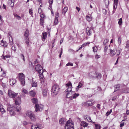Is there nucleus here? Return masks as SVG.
Wrapping results in <instances>:
<instances>
[{
	"instance_id": "1",
	"label": "nucleus",
	"mask_w": 129,
	"mask_h": 129,
	"mask_svg": "<svg viewBox=\"0 0 129 129\" xmlns=\"http://www.w3.org/2000/svg\"><path fill=\"white\" fill-rule=\"evenodd\" d=\"M60 88L58 85L56 84L54 85L52 87L51 91L52 95L54 96L56 95L60 90Z\"/></svg>"
},
{
	"instance_id": "2",
	"label": "nucleus",
	"mask_w": 129,
	"mask_h": 129,
	"mask_svg": "<svg viewBox=\"0 0 129 129\" xmlns=\"http://www.w3.org/2000/svg\"><path fill=\"white\" fill-rule=\"evenodd\" d=\"M26 115L32 121H35L36 120V117L32 112L27 111L26 113Z\"/></svg>"
},
{
	"instance_id": "3",
	"label": "nucleus",
	"mask_w": 129,
	"mask_h": 129,
	"mask_svg": "<svg viewBox=\"0 0 129 129\" xmlns=\"http://www.w3.org/2000/svg\"><path fill=\"white\" fill-rule=\"evenodd\" d=\"M71 127V129H74V125L72 121L71 120H69L68 121L65 126V129H68V127Z\"/></svg>"
},
{
	"instance_id": "4",
	"label": "nucleus",
	"mask_w": 129,
	"mask_h": 129,
	"mask_svg": "<svg viewBox=\"0 0 129 129\" xmlns=\"http://www.w3.org/2000/svg\"><path fill=\"white\" fill-rule=\"evenodd\" d=\"M19 80L21 82V84L23 86L24 85L25 83V78L24 75L22 73H19Z\"/></svg>"
},
{
	"instance_id": "5",
	"label": "nucleus",
	"mask_w": 129,
	"mask_h": 129,
	"mask_svg": "<svg viewBox=\"0 0 129 129\" xmlns=\"http://www.w3.org/2000/svg\"><path fill=\"white\" fill-rule=\"evenodd\" d=\"M14 106L10 105H8L7 107V111L9 112L10 114L12 115H14L15 114V113L13 109L14 108Z\"/></svg>"
},
{
	"instance_id": "6",
	"label": "nucleus",
	"mask_w": 129,
	"mask_h": 129,
	"mask_svg": "<svg viewBox=\"0 0 129 129\" xmlns=\"http://www.w3.org/2000/svg\"><path fill=\"white\" fill-rule=\"evenodd\" d=\"M44 106L41 104H36L35 106V111H42L43 109Z\"/></svg>"
},
{
	"instance_id": "7",
	"label": "nucleus",
	"mask_w": 129,
	"mask_h": 129,
	"mask_svg": "<svg viewBox=\"0 0 129 129\" xmlns=\"http://www.w3.org/2000/svg\"><path fill=\"white\" fill-rule=\"evenodd\" d=\"M8 94L9 96L12 98H15L17 95V94L10 90H9L8 91Z\"/></svg>"
},
{
	"instance_id": "8",
	"label": "nucleus",
	"mask_w": 129,
	"mask_h": 129,
	"mask_svg": "<svg viewBox=\"0 0 129 129\" xmlns=\"http://www.w3.org/2000/svg\"><path fill=\"white\" fill-rule=\"evenodd\" d=\"M66 85L67 87H68L67 89L65 91L66 92L72 91V85L71 82L69 81L68 83L66 84Z\"/></svg>"
},
{
	"instance_id": "9",
	"label": "nucleus",
	"mask_w": 129,
	"mask_h": 129,
	"mask_svg": "<svg viewBox=\"0 0 129 129\" xmlns=\"http://www.w3.org/2000/svg\"><path fill=\"white\" fill-rule=\"evenodd\" d=\"M35 70L38 73L41 72V71L43 70V68L40 64H37L36 65Z\"/></svg>"
},
{
	"instance_id": "10",
	"label": "nucleus",
	"mask_w": 129,
	"mask_h": 129,
	"mask_svg": "<svg viewBox=\"0 0 129 129\" xmlns=\"http://www.w3.org/2000/svg\"><path fill=\"white\" fill-rule=\"evenodd\" d=\"M66 97L67 98H70L71 100V98L74 94V92L72 91L71 92H66Z\"/></svg>"
},
{
	"instance_id": "11",
	"label": "nucleus",
	"mask_w": 129,
	"mask_h": 129,
	"mask_svg": "<svg viewBox=\"0 0 129 129\" xmlns=\"http://www.w3.org/2000/svg\"><path fill=\"white\" fill-rule=\"evenodd\" d=\"M21 99L20 97L18 96L15 100V104L16 105H19L21 103Z\"/></svg>"
},
{
	"instance_id": "12",
	"label": "nucleus",
	"mask_w": 129,
	"mask_h": 129,
	"mask_svg": "<svg viewBox=\"0 0 129 129\" xmlns=\"http://www.w3.org/2000/svg\"><path fill=\"white\" fill-rule=\"evenodd\" d=\"M31 129H41L40 125H31Z\"/></svg>"
},
{
	"instance_id": "13",
	"label": "nucleus",
	"mask_w": 129,
	"mask_h": 129,
	"mask_svg": "<svg viewBox=\"0 0 129 129\" xmlns=\"http://www.w3.org/2000/svg\"><path fill=\"white\" fill-rule=\"evenodd\" d=\"M84 117L85 120H86L89 122H91L92 121L91 117L88 115H84Z\"/></svg>"
},
{
	"instance_id": "14",
	"label": "nucleus",
	"mask_w": 129,
	"mask_h": 129,
	"mask_svg": "<svg viewBox=\"0 0 129 129\" xmlns=\"http://www.w3.org/2000/svg\"><path fill=\"white\" fill-rule=\"evenodd\" d=\"M47 33L46 32L43 33L42 35V41H44L45 40L47 37Z\"/></svg>"
},
{
	"instance_id": "15",
	"label": "nucleus",
	"mask_w": 129,
	"mask_h": 129,
	"mask_svg": "<svg viewBox=\"0 0 129 129\" xmlns=\"http://www.w3.org/2000/svg\"><path fill=\"white\" fill-rule=\"evenodd\" d=\"M86 33L87 35L90 36L91 35L92 31L89 28L87 27L86 28Z\"/></svg>"
},
{
	"instance_id": "16",
	"label": "nucleus",
	"mask_w": 129,
	"mask_h": 129,
	"mask_svg": "<svg viewBox=\"0 0 129 129\" xmlns=\"http://www.w3.org/2000/svg\"><path fill=\"white\" fill-rule=\"evenodd\" d=\"M110 53L111 56L113 57L115 54L116 52H115V50H112L110 49Z\"/></svg>"
},
{
	"instance_id": "17",
	"label": "nucleus",
	"mask_w": 129,
	"mask_h": 129,
	"mask_svg": "<svg viewBox=\"0 0 129 129\" xmlns=\"http://www.w3.org/2000/svg\"><path fill=\"white\" fill-rule=\"evenodd\" d=\"M1 44L2 46H3L4 47H7L8 45L7 43L5 41H4L3 40L1 41Z\"/></svg>"
},
{
	"instance_id": "18",
	"label": "nucleus",
	"mask_w": 129,
	"mask_h": 129,
	"mask_svg": "<svg viewBox=\"0 0 129 129\" xmlns=\"http://www.w3.org/2000/svg\"><path fill=\"white\" fill-rule=\"evenodd\" d=\"M88 124V123L84 121H81L80 124L82 126H83L84 127H87Z\"/></svg>"
},
{
	"instance_id": "19",
	"label": "nucleus",
	"mask_w": 129,
	"mask_h": 129,
	"mask_svg": "<svg viewBox=\"0 0 129 129\" xmlns=\"http://www.w3.org/2000/svg\"><path fill=\"white\" fill-rule=\"evenodd\" d=\"M68 8V7H65L63 9H62V13L64 16L65 15L66 13L67 12Z\"/></svg>"
},
{
	"instance_id": "20",
	"label": "nucleus",
	"mask_w": 129,
	"mask_h": 129,
	"mask_svg": "<svg viewBox=\"0 0 129 129\" xmlns=\"http://www.w3.org/2000/svg\"><path fill=\"white\" fill-rule=\"evenodd\" d=\"M43 70L41 71V72L40 73H39V77L40 79H44V77L43 76Z\"/></svg>"
},
{
	"instance_id": "21",
	"label": "nucleus",
	"mask_w": 129,
	"mask_h": 129,
	"mask_svg": "<svg viewBox=\"0 0 129 129\" xmlns=\"http://www.w3.org/2000/svg\"><path fill=\"white\" fill-rule=\"evenodd\" d=\"M66 119L64 118H62L59 120V122L61 124H63L66 121Z\"/></svg>"
},
{
	"instance_id": "22",
	"label": "nucleus",
	"mask_w": 129,
	"mask_h": 129,
	"mask_svg": "<svg viewBox=\"0 0 129 129\" xmlns=\"http://www.w3.org/2000/svg\"><path fill=\"white\" fill-rule=\"evenodd\" d=\"M14 0H9V4L10 6L13 7L14 6Z\"/></svg>"
},
{
	"instance_id": "23",
	"label": "nucleus",
	"mask_w": 129,
	"mask_h": 129,
	"mask_svg": "<svg viewBox=\"0 0 129 129\" xmlns=\"http://www.w3.org/2000/svg\"><path fill=\"white\" fill-rule=\"evenodd\" d=\"M92 102L90 101H88L85 103V105L87 106H91L92 105Z\"/></svg>"
},
{
	"instance_id": "24",
	"label": "nucleus",
	"mask_w": 129,
	"mask_h": 129,
	"mask_svg": "<svg viewBox=\"0 0 129 129\" xmlns=\"http://www.w3.org/2000/svg\"><path fill=\"white\" fill-rule=\"evenodd\" d=\"M120 85L119 84H118L114 86V87L115 88V90L114 92L116 91L117 90L119 89Z\"/></svg>"
},
{
	"instance_id": "25",
	"label": "nucleus",
	"mask_w": 129,
	"mask_h": 129,
	"mask_svg": "<svg viewBox=\"0 0 129 129\" xmlns=\"http://www.w3.org/2000/svg\"><path fill=\"white\" fill-rule=\"evenodd\" d=\"M32 103L36 105L38 104V100L37 99L33 98L31 99Z\"/></svg>"
},
{
	"instance_id": "26",
	"label": "nucleus",
	"mask_w": 129,
	"mask_h": 129,
	"mask_svg": "<svg viewBox=\"0 0 129 129\" xmlns=\"http://www.w3.org/2000/svg\"><path fill=\"white\" fill-rule=\"evenodd\" d=\"M86 18L88 21H90L92 20V17L90 15H87L86 17Z\"/></svg>"
},
{
	"instance_id": "27",
	"label": "nucleus",
	"mask_w": 129,
	"mask_h": 129,
	"mask_svg": "<svg viewBox=\"0 0 129 129\" xmlns=\"http://www.w3.org/2000/svg\"><path fill=\"white\" fill-rule=\"evenodd\" d=\"M42 94L44 97H46L47 96V90L46 89H44L42 91Z\"/></svg>"
},
{
	"instance_id": "28",
	"label": "nucleus",
	"mask_w": 129,
	"mask_h": 129,
	"mask_svg": "<svg viewBox=\"0 0 129 129\" xmlns=\"http://www.w3.org/2000/svg\"><path fill=\"white\" fill-rule=\"evenodd\" d=\"M16 82V80L15 79H11L10 81V82L11 85L12 84V85H14Z\"/></svg>"
},
{
	"instance_id": "29",
	"label": "nucleus",
	"mask_w": 129,
	"mask_h": 129,
	"mask_svg": "<svg viewBox=\"0 0 129 129\" xmlns=\"http://www.w3.org/2000/svg\"><path fill=\"white\" fill-rule=\"evenodd\" d=\"M95 74H96V77L97 78L100 79L101 78V76L100 73L96 72H95Z\"/></svg>"
},
{
	"instance_id": "30",
	"label": "nucleus",
	"mask_w": 129,
	"mask_h": 129,
	"mask_svg": "<svg viewBox=\"0 0 129 129\" xmlns=\"http://www.w3.org/2000/svg\"><path fill=\"white\" fill-rule=\"evenodd\" d=\"M83 84H82L80 82H79L78 84V85L77 86V88H76V90L77 91L78 90V88H81Z\"/></svg>"
},
{
	"instance_id": "31",
	"label": "nucleus",
	"mask_w": 129,
	"mask_h": 129,
	"mask_svg": "<svg viewBox=\"0 0 129 129\" xmlns=\"http://www.w3.org/2000/svg\"><path fill=\"white\" fill-rule=\"evenodd\" d=\"M29 35V31L28 29H26L24 35L26 38H28Z\"/></svg>"
},
{
	"instance_id": "32",
	"label": "nucleus",
	"mask_w": 129,
	"mask_h": 129,
	"mask_svg": "<svg viewBox=\"0 0 129 129\" xmlns=\"http://www.w3.org/2000/svg\"><path fill=\"white\" fill-rule=\"evenodd\" d=\"M79 93H74V94L73 95V96L71 98V100L73 99L74 98L75 99L79 95Z\"/></svg>"
},
{
	"instance_id": "33",
	"label": "nucleus",
	"mask_w": 129,
	"mask_h": 129,
	"mask_svg": "<svg viewBox=\"0 0 129 129\" xmlns=\"http://www.w3.org/2000/svg\"><path fill=\"white\" fill-rule=\"evenodd\" d=\"M121 52V49L120 48H118V50L117 51V56H118L120 53Z\"/></svg>"
},
{
	"instance_id": "34",
	"label": "nucleus",
	"mask_w": 129,
	"mask_h": 129,
	"mask_svg": "<svg viewBox=\"0 0 129 129\" xmlns=\"http://www.w3.org/2000/svg\"><path fill=\"white\" fill-rule=\"evenodd\" d=\"M37 83L36 81H33L31 84L32 87H36L37 86Z\"/></svg>"
},
{
	"instance_id": "35",
	"label": "nucleus",
	"mask_w": 129,
	"mask_h": 129,
	"mask_svg": "<svg viewBox=\"0 0 129 129\" xmlns=\"http://www.w3.org/2000/svg\"><path fill=\"white\" fill-rule=\"evenodd\" d=\"M95 129H100L101 128V126L100 125L94 124Z\"/></svg>"
},
{
	"instance_id": "36",
	"label": "nucleus",
	"mask_w": 129,
	"mask_h": 129,
	"mask_svg": "<svg viewBox=\"0 0 129 129\" xmlns=\"http://www.w3.org/2000/svg\"><path fill=\"white\" fill-rule=\"evenodd\" d=\"M18 105L16 107V109L18 111H19L21 109V108L20 106L19 105Z\"/></svg>"
},
{
	"instance_id": "37",
	"label": "nucleus",
	"mask_w": 129,
	"mask_h": 129,
	"mask_svg": "<svg viewBox=\"0 0 129 129\" xmlns=\"http://www.w3.org/2000/svg\"><path fill=\"white\" fill-rule=\"evenodd\" d=\"M105 5L106 7L108 8V6L109 3V0H105Z\"/></svg>"
},
{
	"instance_id": "38",
	"label": "nucleus",
	"mask_w": 129,
	"mask_h": 129,
	"mask_svg": "<svg viewBox=\"0 0 129 129\" xmlns=\"http://www.w3.org/2000/svg\"><path fill=\"white\" fill-rule=\"evenodd\" d=\"M30 95L34 97L35 95V93L33 91H31L29 92Z\"/></svg>"
},
{
	"instance_id": "39",
	"label": "nucleus",
	"mask_w": 129,
	"mask_h": 129,
	"mask_svg": "<svg viewBox=\"0 0 129 129\" xmlns=\"http://www.w3.org/2000/svg\"><path fill=\"white\" fill-rule=\"evenodd\" d=\"M44 22V19L42 18H40V23L41 25L42 26L43 25Z\"/></svg>"
},
{
	"instance_id": "40",
	"label": "nucleus",
	"mask_w": 129,
	"mask_h": 129,
	"mask_svg": "<svg viewBox=\"0 0 129 129\" xmlns=\"http://www.w3.org/2000/svg\"><path fill=\"white\" fill-rule=\"evenodd\" d=\"M9 40L10 44L11 45H12L13 44V40L11 36L10 37H9Z\"/></svg>"
},
{
	"instance_id": "41",
	"label": "nucleus",
	"mask_w": 129,
	"mask_h": 129,
	"mask_svg": "<svg viewBox=\"0 0 129 129\" xmlns=\"http://www.w3.org/2000/svg\"><path fill=\"white\" fill-rule=\"evenodd\" d=\"M93 51L94 52H96L98 50L96 46H95L92 48Z\"/></svg>"
},
{
	"instance_id": "42",
	"label": "nucleus",
	"mask_w": 129,
	"mask_h": 129,
	"mask_svg": "<svg viewBox=\"0 0 129 129\" xmlns=\"http://www.w3.org/2000/svg\"><path fill=\"white\" fill-rule=\"evenodd\" d=\"M121 37H118V44L119 45L121 43Z\"/></svg>"
},
{
	"instance_id": "43",
	"label": "nucleus",
	"mask_w": 129,
	"mask_h": 129,
	"mask_svg": "<svg viewBox=\"0 0 129 129\" xmlns=\"http://www.w3.org/2000/svg\"><path fill=\"white\" fill-rule=\"evenodd\" d=\"M0 111L2 113H3L4 112H6V111L3 108V106L2 108H0Z\"/></svg>"
},
{
	"instance_id": "44",
	"label": "nucleus",
	"mask_w": 129,
	"mask_h": 129,
	"mask_svg": "<svg viewBox=\"0 0 129 129\" xmlns=\"http://www.w3.org/2000/svg\"><path fill=\"white\" fill-rule=\"evenodd\" d=\"M122 18H121L120 19H119V21L118 22V23L119 25H121L122 24Z\"/></svg>"
},
{
	"instance_id": "45",
	"label": "nucleus",
	"mask_w": 129,
	"mask_h": 129,
	"mask_svg": "<svg viewBox=\"0 0 129 129\" xmlns=\"http://www.w3.org/2000/svg\"><path fill=\"white\" fill-rule=\"evenodd\" d=\"M109 41V40L108 39H106L104 40L103 43V44L104 45H105Z\"/></svg>"
},
{
	"instance_id": "46",
	"label": "nucleus",
	"mask_w": 129,
	"mask_h": 129,
	"mask_svg": "<svg viewBox=\"0 0 129 129\" xmlns=\"http://www.w3.org/2000/svg\"><path fill=\"white\" fill-rule=\"evenodd\" d=\"M54 23L55 25H57L58 23V21L57 19L55 18Z\"/></svg>"
},
{
	"instance_id": "47",
	"label": "nucleus",
	"mask_w": 129,
	"mask_h": 129,
	"mask_svg": "<svg viewBox=\"0 0 129 129\" xmlns=\"http://www.w3.org/2000/svg\"><path fill=\"white\" fill-rule=\"evenodd\" d=\"M118 4H113V8L114 9L116 10L117 6Z\"/></svg>"
},
{
	"instance_id": "48",
	"label": "nucleus",
	"mask_w": 129,
	"mask_h": 129,
	"mask_svg": "<svg viewBox=\"0 0 129 129\" xmlns=\"http://www.w3.org/2000/svg\"><path fill=\"white\" fill-rule=\"evenodd\" d=\"M25 43L26 44L29 43V40L28 38H25Z\"/></svg>"
},
{
	"instance_id": "49",
	"label": "nucleus",
	"mask_w": 129,
	"mask_h": 129,
	"mask_svg": "<svg viewBox=\"0 0 129 129\" xmlns=\"http://www.w3.org/2000/svg\"><path fill=\"white\" fill-rule=\"evenodd\" d=\"M29 14L32 16V17H33V16H32L33 15V11L31 9H30L29 10Z\"/></svg>"
},
{
	"instance_id": "50",
	"label": "nucleus",
	"mask_w": 129,
	"mask_h": 129,
	"mask_svg": "<svg viewBox=\"0 0 129 129\" xmlns=\"http://www.w3.org/2000/svg\"><path fill=\"white\" fill-rule=\"evenodd\" d=\"M55 18L56 19H57L59 17V13L58 12H56L55 14Z\"/></svg>"
},
{
	"instance_id": "51",
	"label": "nucleus",
	"mask_w": 129,
	"mask_h": 129,
	"mask_svg": "<svg viewBox=\"0 0 129 129\" xmlns=\"http://www.w3.org/2000/svg\"><path fill=\"white\" fill-rule=\"evenodd\" d=\"M73 66V64L72 63H71L70 62H69L68 63L66 64V66Z\"/></svg>"
},
{
	"instance_id": "52",
	"label": "nucleus",
	"mask_w": 129,
	"mask_h": 129,
	"mask_svg": "<svg viewBox=\"0 0 129 129\" xmlns=\"http://www.w3.org/2000/svg\"><path fill=\"white\" fill-rule=\"evenodd\" d=\"M108 49V47L107 46H106L104 47V51L105 52H106Z\"/></svg>"
},
{
	"instance_id": "53",
	"label": "nucleus",
	"mask_w": 129,
	"mask_h": 129,
	"mask_svg": "<svg viewBox=\"0 0 129 129\" xmlns=\"http://www.w3.org/2000/svg\"><path fill=\"white\" fill-rule=\"evenodd\" d=\"M10 57L11 56L10 55H6L4 57L3 59H5V57L8 58Z\"/></svg>"
},
{
	"instance_id": "54",
	"label": "nucleus",
	"mask_w": 129,
	"mask_h": 129,
	"mask_svg": "<svg viewBox=\"0 0 129 129\" xmlns=\"http://www.w3.org/2000/svg\"><path fill=\"white\" fill-rule=\"evenodd\" d=\"M23 123L24 125H27L28 123H29L27 122L26 121H24L23 122Z\"/></svg>"
},
{
	"instance_id": "55",
	"label": "nucleus",
	"mask_w": 129,
	"mask_h": 129,
	"mask_svg": "<svg viewBox=\"0 0 129 129\" xmlns=\"http://www.w3.org/2000/svg\"><path fill=\"white\" fill-rule=\"evenodd\" d=\"M125 89L127 90V91L124 92L125 93L129 92V88H127V87H125Z\"/></svg>"
},
{
	"instance_id": "56",
	"label": "nucleus",
	"mask_w": 129,
	"mask_h": 129,
	"mask_svg": "<svg viewBox=\"0 0 129 129\" xmlns=\"http://www.w3.org/2000/svg\"><path fill=\"white\" fill-rule=\"evenodd\" d=\"M129 47V41L127 42L126 43V46L125 47L128 48Z\"/></svg>"
},
{
	"instance_id": "57",
	"label": "nucleus",
	"mask_w": 129,
	"mask_h": 129,
	"mask_svg": "<svg viewBox=\"0 0 129 129\" xmlns=\"http://www.w3.org/2000/svg\"><path fill=\"white\" fill-rule=\"evenodd\" d=\"M20 55L21 56L22 58V59H23L24 61L25 60L24 55L22 54H20Z\"/></svg>"
},
{
	"instance_id": "58",
	"label": "nucleus",
	"mask_w": 129,
	"mask_h": 129,
	"mask_svg": "<svg viewBox=\"0 0 129 129\" xmlns=\"http://www.w3.org/2000/svg\"><path fill=\"white\" fill-rule=\"evenodd\" d=\"M102 12L105 15H106L107 13L106 10L105 9H103L102 10Z\"/></svg>"
},
{
	"instance_id": "59",
	"label": "nucleus",
	"mask_w": 129,
	"mask_h": 129,
	"mask_svg": "<svg viewBox=\"0 0 129 129\" xmlns=\"http://www.w3.org/2000/svg\"><path fill=\"white\" fill-rule=\"evenodd\" d=\"M62 51H63L62 48H61V52H60V53L59 55V56L60 57H61V55H62Z\"/></svg>"
},
{
	"instance_id": "60",
	"label": "nucleus",
	"mask_w": 129,
	"mask_h": 129,
	"mask_svg": "<svg viewBox=\"0 0 129 129\" xmlns=\"http://www.w3.org/2000/svg\"><path fill=\"white\" fill-rule=\"evenodd\" d=\"M100 57L101 56H100V55H98V54H97L95 56V58L96 59H98L100 58Z\"/></svg>"
},
{
	"instance_id": "61",
	"label": "nucleus",
	"mask_w": 129,
	"mask_h": 129,
	"mask_svg": "<svg viewBox=\"0 0 129 129\" xmlns=\"http://www.w3.org/2000/svg\"><path fill=\"white\" fill-rule=\"evenodd\" d=\"M40 16L41 17V18H42V19H43L45 17V16L44 14H42L40 15Z\"/></svg>"
},
{
	"instance_id": "62",
	"label": "nucleus",
	"mask_w": 129,
	"mask_h": 129,
	"mask_svg": "<svg viewBox=\"0 0 129 129\" xmlns=\"http://www.w3.org/2000/svg\"><path fill=\"white\" fill-rule=\"evenodd\" d=\"M53 0H49V3L50 5L51 6L52 4L53 3Z\"/></svg>"
},
{
	"instance_id": "63",
	"label": "nucleus",
	"mask_w": 129,
	"mask_h": 129,
	"mask_svg": "<svg viewBox=\"0 0 129 129\" xmlns=\"http://www.w3.org/2000/svg\"><path fill=\"white\" fill-rule=\"evenodd\" d=\"M114 1V4H118V0H113Z\"/></svg>"
},
{
	"instance_id": "64",
	"label": "nucleus",
	"mask_w": 129,
	"mask_h": 129,
	"mask_svg": "<svg viewBox=\"0 0 129 129\" xmlns=\"http://www.w3.org/2000/svg\"><path fill=\"white\" fill-rule=\"evenodd\" d=\"M12 49L13 50L15 51L16 50V48L15 47V46H13L12 47Z\"/></svg>"
}]
</instances>
